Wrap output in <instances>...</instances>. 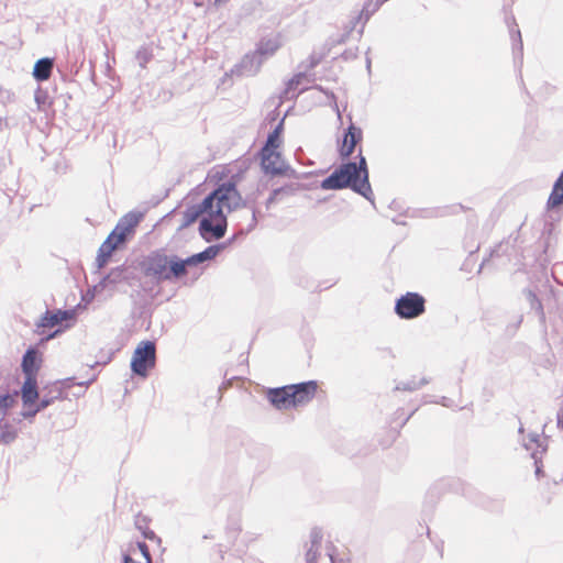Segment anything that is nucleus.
Masks as SVG:
<instances>
[{
  "instance_id": "nucleus-1",
  "label": "nucleus",
  "mask_w": 563,
  "mask_h": 563,
  "mask_svg": "<svg viewBox=\"0 0 563 563\" xmlns=\"http://www.w3.org/2000/svg\"><path fill=\"white\" fill-rule=\"evenodd\" d=\"M241 207L251 209V222L245 232H251L257 224V211L243 200L235 183L228 180L220 184L200 203L188 207L183 213L181 228L195 223L200 217L199 233L206 242L219 240L227 231V213Z\"/></svg>"
},
{
  "instance_id": "nucleus-2",
  "label": "nucleus",
  "mask_w": 563,
  "mask_h": 563,
  "mask_svg": "<svg viewBox=\"0 0 563 563\" xmlns=\"http://www.w3.org/2000/svg\"><path fill=\"white\" fill-rule=\"evenodd\" d=\"M357 158L358 162L341 164L321 181L320 187L323 190L351 188L373 203L374 195L369 184L367 163L362 151L358 152Z\"/></svg>"
},
{
  "instance_id": "nucleus-3",
  "label": "nucleus",
  "mask_w": 563,
  "mask_h": 563,
  "mask_svg": "<svg viewBox=\"0 0 563 563\" xmlns=\"http://www.w3.org/2000/svg\"><path fill=\"white\" fill-rule=\"evenodd\" d=\"M142 273L157 284L173 282L187 275L184 269L183 258L177 255H168L164 250L150 252L141 262Z\"/></svg>"
},
{
  "instance_id": "nucleus-4",
  "label": "nucleus",
  "mask_w": 563,
  "mask_h": 563,
  "mask_svg": "<svg viewBox=\"0 0 563 563\" xmlns=\"http://www.w3.org/2000/svg\"><path fill=\"white\" fill-rule=\"evenodd\" d=\"M156 363V345L153 341H142L132 355L131 369L140 376L146 377L148 369L153 368Z\"/></svg>"
},
{
  "instance_id": "nucleus-5",
  "label": "nucleus",
  "mask_w": 563,
  "mask_h": 563,
  "mask_svg": "<svg viewBox=\"0 0 563 563\" xmlns=\"http://www.w3.org/2000/svg\"><path fill=\"white\" fill-rule=\"evenodd\" d=\"M261 166L265 174L273 176L288 175L291 176L296 172L285 163L280 152L275 148L262 147L260 152Z\"/></svg>"
},
{
  "instance_id": "nucleus-6",
  "label": "nucleus",
  "mask_w": 563,
  "mask_h": 563,
  "mask_svg": "<svg viewBox=\"0 0 563 563\" xmlns=\"http://www.w3.org/2000/svg\"><path fill=\"white\" fill-rule=\"evenodd\" d=\"M426 300L418 292H407L397 299L395 312L401 319H415L426 310Z\"/></svg>"
},
{
  "instance_id": "nucleus-7",
  "label": "nucleus",
  "mask_w": 563,
  "mask_h": 563,
  "mask_svg": "<svg viewBox=\"0 0 563 563\" xmlns=\"http://www.w3.org/2000/svg\"><path fill=\"white\" fill-rule=\"evenodd\" d=\"M142 214L136 212H129L122 217L114 230L110 233V236L117 241V243H124L130 235L134 233L135 227L139 224Z\"/></svg>"
},
{
  "instance_id": "nucleus-8",
  "label": "nucleus",
  "mask_w": 563,
  "mask_h": 563,
  "mask_svg": "<svg viewBox=\"0 0 563 563\" xmlns=\"http://www.w3.org/2000/svg\"><path fill=\"white\" fill-rule=\"evenodd\" d=\"M317 383L314 380L290 385V397L292 407L303 406L314 397Z\"/></svg>"
},
{
  "instance_id": "nucleus-9",
  "label": "nucleus",
  "mask_w": 563,
  "mask_h": 563,
  "mask_svg": "<svg viewBox=\"0 0 563 563\" xmlns=\"http://www.w3.org/2000/svg\"><path fill=\"white\" fill-rule=\"evenodd\" d=\"M362 130L356 128L354 124H350V126L344 132L342 142L339 146V154L342 159H345L352 155L357 143L362 141Z\"/></svg>"
},
{
  "instance_id": "nucleus-10",
  "label": "nucleus",
  "mask_w": 563,
  "mask_h": 563,
  "mask_svg": "<svg viewBox=\"0 0 563 563\" xmlns=\"http://www.w3.org/2000/svg\"><path fill=\"white\" fill-rule=\"evenodd\" d=\"M529 442L523 441V446L530 451L532 450L531 457L534 460L536 465V474L539 476L541 474V463L540 455H542L547 451L545 439H541L538 433H530L528 435Z\"/></svg>"
},
{
  "instance_id": "nucleus-11",
  "label": "nucleus",
  "mask_w": 563,
  "mask_h": 563,
  "mask_svg": "<svg viewBox=\"0 0 563 563\" xmlns=\"http://www.w3.org/2000/svg\"><path fill=\"white\" fill-rule=\"evenodd\" d=\"M41 356L36 349L29 347L22 357L21 368L24 376L37 377L41 367Z\"/></svg>"
},
{
  "instance_id": "nucleus-12",
  "label": "nucleus",
  "mask_w": 563,
  "mask_h": 563,
  "mask_svg": "<svg viewBox=\"0 0 563 563\" xmlns=\"http://www.w3.org/2000/svg\"><path fill=\"white\" fill-rule=\"evenodd\" d=\"M267 399L277 409H288L292 407L290 385L269 389L267 391Z\"/></svg>"
},
{
  "instance_id": "nucleus-13",
  "label": "nucleus",
  "mask_w": 563,
  "mask_h": 563,
  "mask_svg": "<svg viewBox=\"0 0 563 563\" xmlns=\"http://www.w3.org/2000/svg\"><path fill=\"white\" fill-rule=\"evenodd\" d=\"M263 62V58L256 52L246 54L236 66V73L240 76H253L260 70Z\"/></svg>"
},
{
  "instance_id": "nucleus-14",
  "label": "nucleus",
  "mask_w": 563,
  "mask_h": 563,
  "mask_svg": "<svg viewBox=\"0 0 563 563\" xmlns=\"http://www.w3.org/2000/svg\"><path fill=\"white\" fill-rule=\"evenodd\" d=\"M73 310H56L55 312L46 311L41 320L36 323L37 328H53L64 320L73 318Z\"/></svg>"
},
{
  "instance_id": "nucleus-15",
  "label": "nucleus",
  "mask_w": 563,
  "mask_h": 563,
  "mask_svg": "<svg viewBox=\"0 0 563 563\" xmlns=\"http://www.w3.org/2000/svg\"><path fill=\"white\" fill-rule=\"evenodd\" d=\"M221 247V245H210L202 252L183 260L184 269H187L188 266H195L206 261L213 260L219 254Z\"/></svg>"
},
{
  "instance_id": "nucleus-16",
  "label": "nucleus",
  "mask_w": 563,
  "mask_h": 563,
  "mask_svg": "<svg viewBox=\"0 0 563 563\" xmlns=\"http://www.w3.org/2000/svg\"><path fill=\"white\" fill-rule=\"evenodd\" d=\"M21 397L24 406L33 405L38 399L37 377L25 376Z\"/></svg>"
},
{
  "instance_id": "nucleus-17",
  "label": "nucleus",
  "mask_w": 563,
  "mask_h": 563,
  "mask_svg": "<svg viewBox=\"0 0 563 563\" xmlns=\"http://www.w3.org/2000/svg\"><path fill=\"white\" fill-rule=\"evenodd\" d=\"M54 67V59L49 57H43L36 60L33 68V77L37 81H45L49 79Z\"/></svg>"
},
{
  "instance_id": "nucleus-18",
  "label": "nucleus",
  "mask_w": 563,
  "mask_h": 563,
  "mask_svg": "<svg viewBox=\"0 0 563 563\" xmlns=\"http://www.w3.org/2000/svg\"><path fill=\"white\" fill-rule=\"evenodd\" d=\"M119 245L120 243H117V241L112 239L110 235L107 238V240L99 247L97 256V264L99 268L106 265L109 257Z\"/></svg>"
},
{
  "instance_id": "nucleus-19",
  "label": "nucleus",
  "mask_w": 563,
  "mask_h": 563,
  "mask_svg": "<svg viewBox=\"0 0 563 563\" xmlns=\"http://www.w3.org/2000/svg\"><path fill=\"white\" fill-rule=\"evenodd\" d=\"M280 45L282 42L278 36L264 38L260 42L255 52L264 59L268 56H272L280 47Z\"/></svg>"
},
{
  "instance_id": "nucleus-20",
  "label": "nucleus",
  "mask_w": 563,
  "mask_h": 563,
  "mask_svg": "<svg viewBox=\"0 0 563 563\" xmlns=\"http://www.w3.org/2000/svg\"><path fill=\"white\" fill-rule=\"evenodd\" d=\"M283 131H284V119H282L279 121V123L274 128V130L268 134L267 140L263 147L278 150L282 145Z\"/></svg>"
},
{
  "instance_id": "nucleus-21",
  "label": "nucleus",
  "mask_w": 563,
  "mask_h": 563,
  "mask_svg": "<svg viewBox=\"0 0 563 563\" xmlns=\"http://www.w3.org/2000/svg\"><path fill=\"white\" fill-rule=\"evenodd\" d=\"M563 203V172L554 183L552 192L549 197L548 205L550 207H558Z\"/></svg>"
},
{
  "instance_id": "nucleus-22",
  "label": "nucleus",
  "mask_w": 563,
  "mask_h": 563,
  "mask_svg": "<svg viewBox=\"0 0 563 563\" xmlns=\"http://www.w3.org/2000/svg\"><path fill=\"white\" fill-rule=\"evenodd\" d=\"M62 389L58 386H54L51 389H48L47 393H44L42 397L40 398V401L37 404L38 409L44 410L48 406H51L54 400L59 399L62 397Z\"/></svg>"
},
{
  "instance_id": "nucleus-23",
  "label": "nucleus",
  "mask_w": 563,
  "mask_h": 563,
  "mask_svg": "<svg viewBox=\"0 0 563 563\" xmlns=\"http://www.w3.org/2000/svg\"><path fill=\"white\" fill-rule=\"evenodd\" d=\"M18 401V391L0 394V415L4 417L10 408ZM3 421V418L0 420Z\"/></svg>"
},
{
  "instance_id": "nucleus-24",
  "label": "nucleus",
  "mask_w": 563,
  "mask_h": 563,
  "mask_svg": "<svg viewBox=\"0 0 563 563\" xmlns=\"http://www.w3.org/2000/svg\"><path fill=\"white\" fill-rule=\"evenodd\" d=\"M124 269L121 267H115L110 271L108 275H106L100 282V286L106 288L108 285H114L121 283L124 279Z\"/></svg>"
},
{
  "instance_id": "nucleus-25",
  "label": "nucleus",
  "mask_w": 563,
  "mask_h": 563,
  "mask_svg": "<svg viewBox=\"0 0 563 563\" xmlns=\"http://www.w3.org/2000/svg\"><path fill=\"white\" fill-rule=\"evenodd\" d=\"M301 188L302 186L300 184L290 183L283 187L275 188V195H278L280 200H283L284 198L296 195Z\"/></svg>"
},
{
  "instance_id": "nucleus-26",
  "label": "nucleus",
  "mask_w": 563,
  "mask_h": 563,
  "mask_svg": "<svg viewBox=\"0 0 563 563\" xmlns=\"http://www.w3.org/2000/svg\"><path fill=\"white\" fill-rule=\"evenodd\" d=\"M18 435L16 430H14L9 423H4L0 428V442L9 444L15 440Z\"/></svg>"
},
{
  "instance_id": "nucleus-27",
  "label": "nucleus",
  "mask_w": 563,
  "mask_h": 563,
  "mask_svg": "<svg viewBox=\"0 0 563 563\" xmlns=\"http://www.w3.org/2000/svg\"><path fill=\"white\" fill-rule=\"evenodd\" d=\"M429 380L426 378H422L421 380L417 382L416 379H411L408 382H401L396 386V390H407V391H413L422 387L423 385L428 384Z\"/></svg>"
},
{
  "instance_id": "nucleus-28",
  "label": "nucleus",
  "mask_w": 563,
  "mask_h": 563,
  "mask_svg": "<svg viewBox=\"0 0 563 563\" xmlns=\"http://www.w3.org/2000/svg\"><path fill=\"white\" fill-rule=\"evenodd\" d=\"M376 10V8H373L371 9V3H366L361 13L354 18L353 20V26H355V24L361 21V20H364V23H363V26L361 27L360 30V34H363V30H364V24L369 20L371 15L374 13V11Z\"/></svg>"
},
{
  "instance_id": "nucleus-29",
  "label": "nucleus",
  "mask_w": 563,
  "mask_h": 563,
  "mask_svg": "<svg viewBox=\"0 0 563 563\" xmlns=\"http://www.w3.org/2000/svg\"><path fill=\"white\" fill-rule=\"evenodd\" d=\"M527 299L530 302L531 309H534L537 313L540 316V319H544V311L541 301L538 299L534 292L531 290H527L526 292Z\"/></svg>"
},
{
  "instance_id": "nucleus-30",
  "label": "nucleus",
  "mask_w": 563,
  "mask_h": 563,
  "mask_svg": "<svg viewBox=\"0 0 563 563\" xmlns=\"http://www.w3.org/2000/svg\"><path fill=\"white\" fill-rule=\"evenodd\" d=\"M510 35H511V38L514 41V54H517L519 53L520 55H522V40H521V34H520V31L517 29H512L510 27Z\"/></svg>"
},
{
  "instance_id": "nucleus-31",
  "label": "nucleus",
  "mask_w": 563,
  "mask_h": 563,
  "mask_svg": "<svg viewBox=\"0 0 563 563\" xmlns=\"http://www.w3.org/2000/svg\"><path fill=\"white\" fill-rule=\"evenodd\" d=\"M321 540H322V532H321V530L318 529V528L312 529L311 533H310V542H311L310 547H312V548H320Z\"/></svg>"
},
{
  "instance_id": "nucleus-32",
  "label": "nucleus",
  "mask_w": 563,
  "mask_h": 563,
  "mask_svg": "<svg viewBox=\"0 0 563 563\" xmlns=\"http://www.w3.org/2000/svg\"><path fill=\"white\" fill-rule=\"evenodd\" d=\"M552 276L556 283L563 285V263H558L552 267Z\"/></svg>"
},
{
  "instance_id": "nucleus-33",
  "label": "nucleus",
  "mask_w": 563,
  "mask_h": 563,
  "mask_svg": "<svg viewBox=\"0 0 563 563\" xmlns=\"http://www.w3.org/2000/svg\"><path fill=\"white\" fill-rule=\"evenodd\" d=\"M320 548L310 547L306 553V562L307 563H317V556L319 555Z\"/></svg>"
},
{
  "instance_id": "nucleus-34",
  "label": "nucleus",
  "mask_w": 563,
  "mask_h": 563,
  "mask_svg": "<svg viewBox=\"0 0 563 563\" xmlns=\"http://www.w3.org/2000/svg\"><path fill=\"white\" fill-rule=\"evenodd\" d=\"M303 78H305V76L302 74L296 75L292 79L289 80L288 86H287V91L296 89L301 84V80Z\"/></svg>"
},
{
  "instance_id": "nucleus-35",
  "label": "nucleus",
  "mask_w": 563,
  "mask_h": 563,
  "mask_svg": "<svg viewBox=\"0 0 563 563\" xmlns=\"http://www.w3.org/2000/svg\"><path fill=\"white\" fill-rule=\"evenodd\" d=\"M143 537L147 540H157V545L162 544V538L158 537L153 530L146 529L143 531Z\"/></svg>"
},
{
  "instance_id": "nucleus-36",
  "label": "nucleus",
  "mask_w": 563,
  "mask_h": 563,
  "mask_svg": "<svg viewBox=\"0 0 563 563\" xmlns=\"http://www.w3.org/2000/svg\"><path fill=\"white\" fill-rule=\"evenodd\" d=\"M280 201L278 195H275V189L271 192L269 197L266 200V208H271L272 205Z\"/></svg>"
},
{
  "instance_id": "nucleus-37",
  "label": "nucleus",
  "mask_w": 563,
  "mask_h": 563,
  "mask_svg": "<svg viewBox=\"0 0 563 563\" xmlns=\"http://www.w3.org/2000/svg\"><path fill=\"white\" fill-rule=\"evenodd\" d=\"M42 411L41 409H38V407L36 406L34 409L32 410H27V411H24L22 412V417L25 418V419H32L35 417V415L37 412Z\"/></svg>"
},
{
  "instance_id": "nucleus-38",
  "label": "nucleus",
  "mask_w": 563,
  "mask_h": 563,
  "mask_svg": "<svg viewBox=\"0 0 563 563\" xmlns=\"http://www.w3.org/2000/svg\"><path fill=\"white\" fill-rule=\"evenodd\" d=\"M9 128L8 119L4 117H0V132L4 131Z\"/></svg>"
},
{
  "instance_id": "nucleus-39",
  "label": "nucleus",
  "mask_w": 563,
  "mask_h": 563,
  "mask_svg": "<svg viewBox=\"0 0 563 563\" xmlns=\"http://www.w3.org/2000/svg\"><path fill=\"white\" fill-rule=\"evenodd\" d=\"M240 531H241V528L238 526V527H236V528H234V529H230V530H229V534H230L232 538H235V537L239 534V532H240Z\"/></svg>"
},
{
  "instance_id": "nucleus-40",
  "label": "nucleus",
  "mask_w": 563,
  "mask_h": 563,
  "mask_svg": "<svg viewBox=\"0 0 563 563\" xmlns=\"http://www.w3.org/2000/svg\"><path fill=\"white\" fill-rule=\"evenodd\" d=\"M58 332H59V330H56L55 332L48 334L44 340L48 341L49 339H53Z\"/></svg>"
},
{
  "instance_id": "nucleus-41",
  "label": "nucleus",
  "mask_w": 563,
  "mask_h": 563,
  "mask_svg": "<svg viewBox=\"0 0 563 563\" xmlns=\"http://www.w3.org/2000/svg\"><path fill=\"white\" fill-rule=\"evenodd\" d=\"M366 67L368 70L371 69V59L369 58H367V60H366Z\"/></svg>"
},
{
  "instance_id": "nucleus-42",
  "label": "nucleus",
  "mask_w": 563,
  "mask_h": 563,
  "mask_svg": "<svg viewBox=\"0 0 563 563\" xmlns=\"http://www.w3.org/2000/svg\"><path fill=\"white\" fill-rule=\"evenodd\" d=\"M519 432H520V433H522V432H523V427H522V426L519 428Z\"/></svg>"
},
{
  "instance_id": "nucleus-43",
  "label": "nucleus",
  "mask_w": 563,
  "mask_h": 563,
  "mask_svg": "<svg viewBox=\"0 0 563 563\" xmlns=\"http://www.w3.org/2000/svg\"><path fill=\"white\" fill-rule=\"evenodd\" d=\"M561 274H562V276H563V273H561Z\"/></svg>"
}]
</instances>
